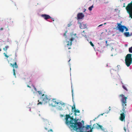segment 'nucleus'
<instances>
[{"label":"nucleus","mask_w":132,"mask_h":132,"mask_svg":"<svg viewBox=\"0 0 132 132\" xmlns=\"http://www.w3.org/2000/svg\"><path fill=\"white\" fill-rule=\"evenodd\" d=\"M9 46L8 45L6 46L4 48H3V50L5 51H6L7 49L9 48Z\"/></svg>","instance_id":"obj_20"},{"label":"nucleus","mask_w":132,"mask_h":132,"mask_svg":"<svg viewBox=\"0 0 132 132\" xmlns=\"http://www.w3.org/2000/svg\"><path fill=\"white\" fill-rule=\"evenodd\" d=\"M85 32V31H83L82 32Z\"/></svg>","instance_id":"obj_53"},{"label":"nucleus","mask_w":132,"mask_h":132,"mask_svg":"<svg viewBox=\"0 0 132 132\" xmlns=\"http://www.w3.org/2000/svg\"><path fill=\"white\" fill-rule=\"evenodd\" d=\"M74 35L75 36L76 35V34H74Z\"/></svg>","instance_id":"obj_46"},{"label":"nucleus","mask_w":132,"mask_h":132,"mask_svg":"<svg viewBox=\"0 0 132 132\" xmlns=\"http://www.w3.org/2000/svg\"><path fill=\"white\" fill-rule=\"evenodd\" d=\"M102 25H103V24H101L100 25H99L98 26V27L101 26H102Z\"/></svg>","instance_id":"obj_43"},{"label":"nucleus","mask_w":132,"mask_h":132,"mask_svg":"<svg viewBox=\"0 0 132 132\" xmlns=\"http://www.w3.org/2000/svg\"><path fill=\"white\" fill-rule=\"evenodd\" d=\"M66 32L65 33H64V34L63 35H64V36H66Z\"/></svg>","instance_id":"obj_38"},{"label":"nucleus","mask_w":132,"mask_h":132,"mask_svg":"<svg viewBox=\"0 0 132 132\" xmlns=\"http://www.w3.org/2000/svg\"><path fill=\"white\" fill-rule=\"evenodd\" d=\"M85 128L86 129V130L88 129L89 128L90 129V130L92 129V130L93 129H92V128L89 125H87V126Z\"/></svg>","instance_id":"obj_17"},{"label":"nucleus","mask_w":132,"mask_h":132,"mask_svg":"<svg viewBox=\"0 0 132 132\" xmlns=\"http://www.w3.org/2000/svg\"><path fill=\"white\" fill-rule=\"evenodd\" d=\"M108 23H109V22H108Z\"/></svg>","instance_id":"obj_59"},{"label":"nucleus","mask_w":132,"mask_h":132,"mask_svg":"<svg viewBox=\"0 0 132 132\" xmlns=\"http://www.w3.org/2000/svg\"><path fill=\"white\" fill-rule=\"evenodd\" d=\"M45 129L46 130H48V129L47 128H46V127H45Z\"/></svg>","instance_id":"obj_44"},{"label":"nucleus","mask_w":132,"mask_h":132,"mask_svg":"<svg viewBox=\"0 0 132 132\" xmlns=\"http://www.w3.org/2000/svg\"><path fill=\"white\" fill-rule=\"evenodd\" d=\"M113 49V48L112 47V48H111V50H112V49Z\"/></svg>","instance_id":"obj_52"},{"label":"nucleus","mask_w":132,"mask_h":132,"mask_svg":"<svg viewBox=\"0 0 132 132\" xmlns=\"http://www.w3.org/2000/svg\"><path fill=\"white\" fill-rule=\"evenodd\" d=\"M65 116L66 124L68 126L70 125V127L74 130L76 131L78 129H82L85 128L84 126H82L81 123L77 122L78 119H74L69 115L66 114Z\"/></svg>","instance_id":"obj_1"},{"label":"nucleus","mask_w":132,"mask_h":132,"mask_svg":"<svg viewBox=\"0 0 132 132\" xmlns=\"http://www.w3.org/2000/svg\"><path fill=\"white\" fill-rule=\"evenodd\" d=\"M41 16L45 20L50 18H51V16L48 15L46 14H43L41 15Z\"/></svg>","instance_id":"obj_9"},{"label":"nucleus","mask_w":132,"mask_h":132,"mask_svg":"<svg viewBox=\"0 0 132 132\" xmlns=\"http://www.w3.org/2000/svg\"><path fill=\"white\" fill-rule=\"evenodd\" d=\"M80 28L82 29H85L87 28L86 24H84L83 23H81L80 25Z\"/></svg>","instance_id":"obj_14"},{"label":"nucleus","mask_w":132,"mask_h":132,"mask_svg":"<svg viewBox=\"0 0 132 132\" xmlns=\"http://www.w3.org/2000/svg\"><path fill=\"white\" fill-rule=\"evenodd\" d=\"M38 93L39 94V95H41L42 94V92L40 91H38Z\"/></svg>","instance_id":"obj_30"},{"label":"nucleus","mask_w":132,"mask_h":132,"mask_svg":"<svg viewBox=\"0 0 132 132\" xmlns=\"http://www.w3.org/2000/svg\"><path fill=\"white\" fill-rule=\"evenodd\" d=\"M124 30H125L126 31H128V29L127 27L124 25Z\"/></svg>","instance_id":"obj_24"},{"label":"nucleus","mask_w":132,"mask_h":132,"mask_svg":"<svg viewBox=\"0 0 132 132\" xmlns=\"http://www.w3.org/2000/svg\"><path fill=\"white\" fill-rule=\"evenodd\" d=\"M50 100V99L48 96L43 94L39 100H38V103L37 105H42L43 103L45 104L49 102V105L52 107H55L58 105V102L56 101V99L53 98L51 101Z\"/></svg>","instance_id":"obj_2"},{"label":"nucleus","mask_w":132,"mask_h":132,"mask_svg":"<svg viewBox=\"0 0 132 132\" xmlns=\"http://www.w3.org/2000/svg\"><path fill=\"white\" fill-rule=\"evenodd\" d=\"M106 24V23H104V24Z\"/></svg>","instance_id":"obj_57"},{"label":"nucleus","mask_w":132,"mask_h":132,"mask_svg":"<svg viewBox=\"0 0 132 132\" xmlns=\"http://www.w3.org/2000/svg\"><path fill=\"white\" fill-rule=\"evenodd\" d=\"M72 110H73V109H75V105H73V106H72Z\"/></svg>","instance_id":"obj_29"},{"label":"nucleus","mask_w":132,"mask_h":132,"mask_svg":"<svg viewBox=\"0 0 132 132\" xmlns=\"http://www.w3.org/2000/svg\"><path fill=\"white\" fill-rule=\"evenodd\" d=\"M108 20H109V19H108Z\"/></svg>","instance_id":"obj_60"},{"label":"nucleus","mask_w":132,"mask_h":132,"mask_svg":"<svg viewBox=\"0 0 132 132\" xmlns=\"http://www.w3.org/2000/svg\"><path fill=\"white\" fill-rule=\"evenodd\" d=\"M71 25V23H69L68 24L67 26L68 27H69Z\"/></svg>","instance_id":"obj_33"},{"label":"nucleus","mask_w":132,"mask_h":132,"mask_svg":"<svg viewBox=\"0 0 132 132\" xmlns=\"http://www.w3.org/2000/svg\"><path fill=\"white\" fill-rule=\"evenodd\" d=\"M50 131H51V132H53V130H52V129H50V130H48V132H50Z\"/></svg>","instance_id":"obj_34"},{"label":"nucleus","mask_w":132,"mask_h":132,"mask_svg":"<svg viewBox=\"0 0 132 132\" xmlns=\"http://www.w3.org/2000/svg\"><path fill=\"white\" fill-rule=\"evenodd\" d=\"M75 38H74L73 37H71V38L69 39V41H68L67 43L68 44L67 45L68 46H71L72 45V42L74 40Z\"/></svg>","instance_id":"obj_10"},{"label":"nucleus","mask_w":132,"mask_h":132,"mask_svg":"<svg viewBox=\"0 0 132 132\" xmlns=\"http://www.w3.org/2000/svg\"><path fill=\"white\" fill-rule=\"evenodd\" d=\"M125 3H123V7H125L126 6L125 5Z\"/></svg>","instance_id":"obj_40"},{"label":"nucleus","mask_w":132,"mask_h":132,"mask_svg":"<svg viewBox=\"0 0 132 132\" xmlns=\"http://www.w3.org/2000/svg\"><path fill=\"white\" fill-rule=\"evenodd\" d=\"M105 42L106 43V44L107 43V40Z\"/></svg>","instance_id":"obj_48"},{"label":"nucleus","mask_w":132,"mask_h":132,"mask_svg":"<svg viewBox=\"0 0 132 132\" xmlns=\"http://www.w3.org/2000/svg\"><path fill=\"white\" fill-rule=\"evenodd\" d=\"M127 12L129 14V17L132 19V1L126 7Z\"/></svg>","instance_id":"obj_5"},{"label":"nucleus","mask_w":132,"mask_h":132,"mask_svg":"<svg viewBox=\"0 0 132 132\" xmlns=\"http://www.w3.org/2000/svg\"><path fill=\"white\" fill-rule=\"evenodd\" d=\"M3 54H4L5 56L7 58H8L9 56L7 55L5 53H4Z\"/></svg>","instance_id":"obj_28"},{"label":"nucleus","mask_w":132,"mask_h":132,"mask_svg":"<svg viewBox=\"0 0 132 132\" xmlns=\"http://www.w3.org/2000/svg\"><path fill=\"white\" fill-rule=\"evenodd\" d=\"M27 87H29V88H31V87H30V86H29V85H27Z\"/></svg>","instance_id":"obj_39"},{"label":"nucleus","mask_w":132,"mask_h":132,"mask_svg":"<svg viewBox=\"0 0 132 132\" xmlns=\"http://www.w3.org/2000/svg\"><path fill=\"white\" fill-rule=\"evenodd\" d=\"M108 13L109 14H112L114 12V9L112 8L108 7Z\"/></svg>","instance_id":"obj_13"},{"label":"nucleus","mask_w":132,"mask_h":132,"mask_svg":"<svg viewBox=\"0 0 132 132\" xmlns=\"http://www.w3.org/2000/svg\"><path fill=\"white\" fill-rule=\"evenodd\" d=\"M77 19H80L83 18L84 15L82 13H79L77 14Z\"/></svg>","instance_id":"obj_8"},{"label":"nucleus","mask_w":132,"mask_h":132,"mask_svg":"<svg viewBox=\"0 0 132 132\" xmlns=\"http://www.w3.org/2000/svg\"><path fill=\"white\" fill-rule=\"evenodd\" d=\"M74 112H75V115H76V113H79L80 112V111L78 110H76L75 109L74 110Z\"/></svg>","instance_id":"obj_19"},{"label":"nucleus","mask_w":132,"mask_h":132,"mask_svg":"<svg viewBox=\"0 0 132 132\" xmlns=\"http://www.w3.org/2000/svg\"><path fill=\"white\" fill-rule=\"evenodd\" d=\"M72 92H73V90H72Z\"/></svg>","instance_id":"obj_61"},{"label":"nucleus","mask_w":132,"mask_h":132,"mask_svg":"<svg viewBox=\"0 0 132 132\" xmlns=\"http://www.w3.org/2000/svg\"><path fill=\"white\" fill-rule=\"evenodd\" d=\"M3 29V28H0V30H2Z\"/></svg>","instance_id":"obj_41"},{"label":"nucleus","mask_w":132,"mask_h":132,"mask_svg":"<svg viewBox=\"0 0 132 132\" xmlns=\"http://www.w3.org/2000/svg\"><path fill=\"white\" fill-rule=\"evenodd\" d=\"M119 96L121 97V101L122 104V106H123L124 105H125V106H126V100L127 98L125 97V95L122 94L120 95Z\"/></svg>","instance_id":"obj_6"},{"label":"nucleus","mask_w":132,"mask_h":132,"mask_svg":"<svg viewBox=\"0 0 132 132\" xmlns=\"http://www.w3.org/2000/svg\"><path fill=\"white\" fill-rule=\"evenodd\" d=\"M58 109L60 110H61L62 109V108L60 106H59Z\"/></svg>","instance_id":"obj_35"},{"label":"nucleus","mask_w":132,"mask_h":132,"mask_svg":"<svg viewBox=\"0 0 132 132\" xmlns=\"http://www.w3.org/2000/svg\"><path fill=\"white\" fill-rule=\"evenodd\" d=\"M122 87L123 88V89L126 91H127L128 90V89L124 85H122Z\"/></svg>","instance_id":"obj_22"},{"label":"nucleus","mask_w":132,"mask_h":132,"mask_svg":"<svg viewBox=\"0 0 132 132\" xmlns=\"http://www.w3.org/2000/svg\"><path fill=\"white\" fill-rule=\"evenodd\" d=\"M124 129L125 131V132H129V130L128 129H127L126 130V128H125V127L124 128Z\"/></svg>","instance_id":"obj_27"},{"label":"nucleus","mask_w":132,"mask_h":132,"mask_svg":"<svg viewBox=\"0 0 132 132\" xmlns=\"http://www.w3.org/2000/svg\"><path fill=\"white\" fill-rule=\"evenodd\" d=\"M86 11V9H85L84 10V12H85V11Z\"/></svg>","instance_id":"obj_49"},{"label":"nucleus","mask_w":132,"mask_h":132,"mask_svg":"<svg viewBox=\"0 0 132 132\" xmlns=\"http://www.w3.org/2000/svg\"><path fill=\"white\" fill-rule=\"evenodd\" d=\"M125 105H124L123 106H122V107H123V108H122V110L123 111V113H124V112H125Z\"/></svg>","instance_id":"obj_26"},{"label":"nucleus","mask_w":132,"mask_h":132,"mask_svg":"<svg viewBox=\"0 0 132 132\" xmlns=\"http://www.w3.org/2000/svg\"><path fill=\"white\" fill-rule=\"evenodd\" d=\"M117 67L118 68V70H119V68H120V66L119 65H118Z\"/></svg>","instance_id":"obj_32"},{"label":"nucleus","mask_w":132,"mask_h":132,"mask_svg":"<svg viewBox=\"0 0 132 132\" xmlns=\"http://www.w3.org/2000/svg\"><path fill=\"white\" fill-rule=\"evenodd\" d=\"M132 55L130 54H127L125 57V61L126 65L129 67L132 63Z\"/></svg>","instance_id":"obj_4"},{"label":"nucleus","mask_w":132,"mask_h":132,"mask_svg":"<svg viewBox=\"0 0 132 132\" xmlns=\"http://www.w3.org/2000/svg\"><path fill=\"white\" fill-rule=\"evenodd\" d=\"M71 48H70V47H69V48H68V49H71Z\"/></svg>","instance_id":"obj_51"},{"label":"nucleus","mask_w":132,"mask_h":132,"mask_svg":"<svg viewBox=\"0 0 132 132\" xmlns=\"http://www.w3.org/2000/svg\"><path fill=\"white\" fill-rule=\"evenodd\" d=\"M1 51V48L0 49V51Z\"/></svg>","instance_id":"obj_55"},{"label":"nucleus","mask_w":132,"mask_h":132,"mask_svg":"<svg viewBox=\"0 0 132 132\" xmlns=\"http://www.w3.org/2000/svg\"><path fill=\"white\" fill-rule=\"evenodd\" d=\"M108 67H111L110 65H109L108 64Z\"/></svg>","instance_id":"obj_45"},{"label":"nucleus","mask_w":132,"mask_h":132,"mask_svg":"<svg viewBox=\"0 0 132 132\" xmlns=\"http://www.w3.org/2000/svg\"><path fill=\"white\" fill-rule=\"evenodd\" d=\"M123 35L125 36L126 37L130 36V34L129 32H124Z\"/></svg>","instance_id":"obj_15"},{"label":"nucleus","mask_w":132,"mask_h":132,"mask_svg":"<svg viewBox=\"0 0 132 132\" xmlns=\"http://www.w3.org/2000/svg\"><path fill=\"white\" fill-rule=\"evenodd\" d=\"M128 51L129 53H132V46L129 48Z\"/></svg>","instance_id":"obj_21"},{"label":"nucleus","mask_w":132,"mask_h":132,"mask_svg":"<svg viewBox=\"0 0 132 132\" xmlns=\"http://www.w3.org/2000/svg\"><path fill=\"white\" fill-rule=\"evenodd\" d=\"M132 36V32H131L130 34V36Z\"/></svg>","instance_id":"obj_42"},{"label":"nucleus","mask_w":132,"mask_h":132,"mask_svg":"<svg viewBox=\"0 0 132 132\" xmlns=\"http://www.w3.org/2000/svg\"><path fill=\"white\" fill-rule=\"evenodd\" d=\"M102 126L98 124L97 123L94 124L93 125V127H92V129L93 128H98L99 127L101 128H102Z\"/></svg>","instance_id":"obj_12"},{"label":"nucleus","mask_w":132,"mask_h":132,"mask_svg":"<svg viewBox=\"0 0 132 132\" xmlns=\"http://www.w3.org/2000/svg\"><path fill=\"white\" fill-rule=\"evenodd\" d=\"M16 62L17 61L15 58L13 59H11L9 61H8L9 63L10 62V65L11 66L13 67V75L15 76V70L14 69V68H17L18 67V65L17 64Z\"/></svg>","instance_id":"obj_3"},{"label":"nucleus","mask_w":132,"mask_h":132,"mask_svg":"<svg viewBox=\"0 0 132 132\" xmlns=\"http://www.w3.org/2000/svg\"><path fill=\"white\" fill-rule=\"evenodd\" d=\"M108 109H109V110L108 111V113L112 111V110L111 109V107L110 106H109V107Z\"/></svg>","instance_id":"obj_23"},{"label":"nucleus","mask_w":132,"mask_h":132,"mask_svg":"<svg viewBox=\"0 0 132 132\" xmlns=\"http://www.w3.org/2000/svg\"><path fill=\"white\" fill-rule=\"evenodd\" d=\"M110 132H112V131H110Z\"/></svg>","instance_id":"obj_58"},{"label":"nucleus","mask_w":132,"mask_h":132,"mask_svg":"<svg viewBox=\"0 0 132 132\" xmlns=\"http://www.w3.org/2000/svg\"><path fill=\"white\" fill-rule=\"evenodd\" d=\"M121 84L122 85H124L123 83L122 82V81L121 80Z\"/></svg>","instance_id":"obj_37"},{"label":"nucleus","mask_w":132,"mask_h":132,"mask_svg":"<svg viewBox=\"0 0 132 132\" xmlns=\"http://www.w3.org/2000/svg\"><path fill=\"white\" fill-rule=\"evenodd\" d=\"M60 104L61 105L64 106L65 105V103L61 102H58V105H60Z\"/></svg>","instance_id":"obj_18"},{"label":"nucleus","mask_w":132,"mask_h":132,"mask_svg":"<svg viewBox=\"0 0 132 132\" xmlns=\"http://www.w3.org/2000/svg\"><path fill=\"white\" fill-rule=\"evenodd\" d=\"M93 7V5H92L90 6V7H89L88 8V10L90 11H91L92 10V8Z\"/></svg>","instance_id":"obj_25"},{"label":"nucleus","mask_w":132,"mask_h":132,"mask_svg":"<svg viewBox=\"0 0 132 132\" xmlns=\"http://www.w3.org/2000/svg\"><path fill=\"white\" fill-rule=\"evenodd\" d=\"M125 115L124 113L123 112L122 113L120 114V120L122 121H123L125 120Z\"/></svg>","instance_id":"obj_11"},{"label":"nucleus","mask_w":132,"mask_h":132,"mask_svg":"<svg viewBox=\"0 0 132 132\" xmlns=\"http://www.w3.org/2000/svg\"><path fill=\"white\" fill-rule=\"evenodd\" d=\"M120 11V10H119L118 9H114V12H116V14H119Z\"/></svg>","instance_id":"obj_16"},{"label":"nucleus","mask_w":132,"mask_h":132,"mask_svg":"<svg viewBox=\"0 0 132 132\" xmlns=\"http://www.w3.org/2000/svg\"><path fill=\"white\" fill-rule=\"evenodd\" d=\"M110 72H111V75L112 76V73L111 72V70H110Z\"/></svg>","instance_id":"obj_47"},{"label":"nucleus","mask_w":132,"mask_h":132,"mask_svg":"<svg viewBox=\"0 0 132 132\" xmlns=\"http://www.w3.org/2000/svg\"><path fill=\"white\" fill-rule=\"evenodd\" d=\"M124 25L118 24L116 27V29L118 30L120 32L123 33L124 31Z\"/></svg>","instance_id":"obj_7"},{"label":"nucleus","mask_w":132,"mask_h":132,"mask_svg":"<svg viewBox=\"0 0 132 132\" xmlns=\"http://www.w3.org/2000/svg\"><path fill=\"white\" fill-rule=\"evenodd\" d=\"M90 45L92 46H94V45L92 43V42H90Z\"/></svg>","instance_id":"obj_31"},{"label":"nucleus","mask_w":132,"mask_h":132,"mask_svg":"<svg viewBox=\"0 0 132 132\" xmlns=\"http://www.w3.org/2000/svg\"><path fill=\"white\" fill-rule=\"evenodd\" d=\"M52 20L53 21H54V19H53V18H52Z\"/></svg>","instance_id":"obj_50"},{"label":"nucleus","mask_w":132,"mask_h":132,"mask_svg":"<svg viewBox=\"0 0 132 132\" xmlns=\"http://www.w3.org/2000/svg\"><path fill=\"white\" fill-rule=\"evenodd\" d=\"M129 69H132V67H131V66H129Z\"/></svg>","instance_id":"obj_36"},{"label":"nucleus","mask_w":132,"mask_h":132,"mask_svg":"<svg viewBox=\"0 0 132 132\" xmlns=\"http://www.w3.org/2000/svg\"><path fill=\"white\" fill-rule=\"evenodd\" d=\"M111 56H113V54H111Z\"/></svg>","instance_id":"obj_56"},{"label":"nucleus","mask_w":132,"mask_h":132,"mask_svg":"<svg viewBox=\"0 0 132 132\" xmlns=\"http://www.w3.org/2000/svg\"><path fill=\"white\" fill-rule=\"evenodd\" d=\"M127 44L125 45L126 46H127Z\"/></svg>","instance_id":"obj_54"}]
</instances>
